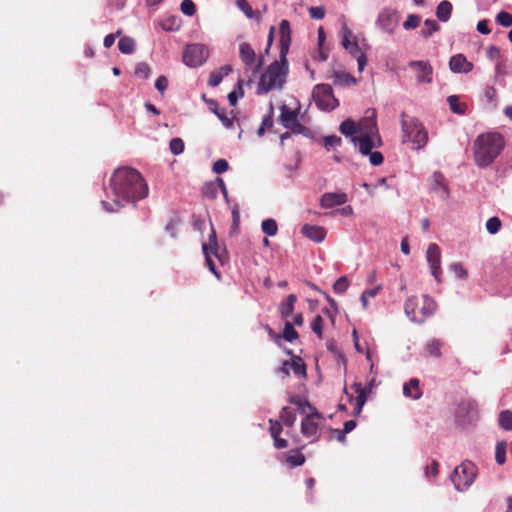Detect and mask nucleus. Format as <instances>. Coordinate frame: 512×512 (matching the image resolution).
Listing matches in <instances>:
<instances>
[{
  "label": "nucleus",
  "mask_w": 512,
  "mask_h": 512,
  "mask_svg": "<svg viewBox=\"0 0 512 512\" xmlns=\"http://www.w3.org/2000/svg\"><path fill=\"white\" fill-rule=\"evenodd\" d=\"M476 475V466L470 461H464L454 469L451 480L458 491H465L474 482Z\"/></svg>",
  "instance_id": "obj_7"
},
{
  "label": "nucleus",
  "mask_w": 512,
  "mask_h": 512,
  "mask_svg": "<svg viewBox=\"0 0 512 512\" xmlns=\"http://www.w3.org/2000/svg\"><path fill=\"white\" fill-rule=\"evenodd\" d=\"M323 324L324 320L320 315H317L311 323V329L319 339H322L323 336Z\"/></svg>",
  "instance_id": "obj_44"
},
{
  "label": "nucleus",
  "mask_w": 512,
  "mask_h": 512,
  "mask_svg": "<svg viewBox=\"0 0 512 512\" xmlns=\"http://www.w3.org/2000/svg\"><path fill=\"white\" fill-rule=\"evenodd\" d=\"M322 418V414L316 408H312V411L301 422V433L307 438H312V441H316L319 438V425L316 420Z\"/></svg>",
  "instance_id": "obj_11"
},
{
  "label": "nucleus",
  "mask_w": 512,
  "mask_h": 512,
  "mask_svg": "<svg viewBox=\"0 0 512 512\" xmlns=\"http://www.w3.org/2000/svg\"><path fill=\"white\" fill-rule=\"evenodd\" d=\"M232 72V66L231 65H224L220 67L219 69H216L212 71L208 78V85L211 87L218 86L223 78L227 75H229Z\"/></svg>",
  "instance_id": "obj_21"
},
{
  "label": "nucleus",
  "mask_w": 512,
  "mask_h": 512,
  "mask_svg": "<svg viewBox=\"0 0 512 512\" xmlns=\"http://www.w3.org/2000/svg\"><path fill=\"white\" fill-rule=\"evenodd\" d=\"M380 290V287H375V288H372V289H368V290H365L362 294H361V302H362V305L364 308L367 307L368 305V299L372 298V297H375L377 295V293L379 292Z\"/></svg>",
  "instance_id": "obj_53"
},
{
  "label": "nucleus",
  "mask_w": 512,
  "mask_h": 512,
  "mask_svg": "<svg viewBox=\"0 0 512 512\" xmlns=\"http://www.w3.org/2000/svg\"><path fill=\"white\" fill-rule=\"evenodd\" d=\"M487 57L491 60H499L501 57V50L497 46H490L487 49Z\"/></svg>",
  "instance_id": "obj_63"
},
{
  "label": "nucleus",
  "mask_w": 512,
  "mask_h": 512,
  "mask_svg": "<svg viewBox=\"0 0 512 512\" xmlns=\"http://www.w3.org/2000/svg\"><path fill=\"white\" fill-rule=\"evenodd\" d=\"M290 362V368L298 377H306V365L301 357L293 356Z\"/></svg>",
  "instance_id": "obj_30"
},
{
  "label": "nucleus",
  "mask_w": 512,
  "mask_h": 512,
  "mask_svg": "<svg viewBox=\"0 0 512 512\" xmlns=\"http://www.w3.org/2000/svg\"><path fill=\"white\" fill-rule=\"evenodd\" d=\"M203 252L205 254L206 262H207V265H208L210 271H212L214 275L219 277V273L217 272V270L215 268V264H214L213 260L211 259V257L209 256L207 244L203 245Z\"/></svg>",
  "instance_id": "obj_58"
},
{
  "label": "nucleus",
  "mask_w": 512,
  "mask_h": 512,
  "mask_svg": "<svg viewBox=\"0 0 512 512\" xmlns=\"http://www.w3.org/2000/svg\"><path fill=\"white\" fill-rule=\"evenodd\" d=\"M499 425L501 428L507 431L512 430V411L504 410L499 415Z\"/></svg>",
  "instance_id": "obj_37"
},
{
  "label": "nucleus",
  "mask_w": 512,
  "mask_h": 512,
  "mask_svg": "<svg viewBox=\"0 0 512 512\" xmlns=\"http://www.w3.org/2000/svg\"><path fill=\"white\" fill-rule=\"evenodd\" d=\"M351 388L357 393V397L354 398L352 395H349L350 401H355L354 415H359L362 411L364 404L367 401V391L362 386L360 382H355L352 384Z\"/></svg>",
  "instance_id": "obj_18"
},
{
  "label": "nucleus",
  "mask_w": 512,
  "mask_h": 512,
  "mask_svg": "<svg viewBox=\"0 0 512 512\" xmlns=\"http://www.w3.org/2000/svg\"><path fill=\"white\" fill-rule=\"evenodd\" d=\"M229 164L225 159H218L213 164V171L217 174L224 173L228 170Z\"/></svg>",
  "instance_id": "obj_56"
},
{
  "label": "nucleus",
  "mask_w": 512,
  "mask_h": 512,
  "mask_svg": "<svg viewBox=\"0 0 512 512\" xmlns=\"http://www.w3.org/2000/svg\"><path fill=\"white\" fill-rule=\"evenodd\" d=\"M368 155H369L370 163L374 166L381 165L384 161V157L381 152L375 151V152H371Z\"/></svg>",
  "instance_id": "obj_59"
},
{
  "label": "nucleus",
  "mask_w": 512,
  "mask_h": 512,
  "mask_svg": "<svg viewBox=\"0 0 512 512\" xmlns=\"http://www.w3.org/2000/svg\"><path fill=\"white\" fill-rule=\"evenodd\" d=\"M209 108L212 112H214L217 117L221 120L223 125L227 128L232 127L233 125V119L229 118L226 114L225 108H220L217 101L211 100L209 102Z\"/></svg>",
  "instance_id": "obj_26"
},
{
  "label": "nucleus",
  "mask_w": 512,
  "mask_h": 512,
  "mask_svg": "<svg viewBox=\"0 0 512 512\" xmlns=\"http://www.w3.org/2000/svg\"><path fill=\"white\" fill-rule=\"evenodd\" d=\"M280 60L272 62L260 76L257 94H266L272 89L282 88L288 72L287 54L291 44V27L288 20L283 19L279 25Z\"/></svg>",
  "instance_id": "obj_2"
},
{
  "label": "nucleus",
  "mask_w": 512,
  "mask_h": 512,
  "mask_svg": "<svg viewBox=\"0 0 512 512\" xmlns=\"http://www.w3.org/2000/svg\"><path fill=\"white\" fill-rule=\"evenodd\" d=\"M160 26L164 31H177L180 25L177 17L170 16L162 20Z\"/></svg>",
  "instance_id": "obj_39"
},
{
  "label": "nucleus",
  "mask_w": 512,
  "mask_h": 512,
  "mask_svg": "<svg viewBox=\"0 0 512 512\" xmlns=\"http://www.w3.org/2000/svg\"><path fill=\"white\" fill-rule=\"evenodd\" d=\"M209 56L207 46L199 43L189 44L183 53V62L189 67L201 66Z\"/></svg>",
  "instance_id": "obj_10"
},
{
  "label": "nucleus",
  "mask_w": 512,
  "mask_h": 512,
  "mask_svg": "<svg viewBox=\"0 0 512 512\" xmlns=\"http://www.w3.org/2000/svg\"><path fill=\"white\" fill-rule=\"evenodd\" d=\"M308 13L312 19L321 20L325 17V9L323 6H311Z\"/></svg>",
  "instance_id": "obj_52"
},
{
  "label": "nucleus",
  "mask_w": 512,
  "mask_h": 512,
  "mask_svg": "<svg viewBox=\"0 0 512 512\" xmlns=\"http://www.w3.org/2000/svg\"><path fill=\"white\" fill-rule=\"evenodd\" d=\"M505 140L500 133L480 134L474 141V160L477 166L484 168L491 165L500 155Z\"/></svg>",
  "instance_id": "obj_3"
},
{
  "label": "nucleus",
  "mask_w": 512,
  "mask_h": 512,
  "mask_svg": "<svg viewBox=\"0 0 512 512\" xmlns=\"http://www.w3.org/2000/svg\"><path fill=\"white\" fill-rule=\"evenodd\" d=\"M110 188L114 195L113 202L121 207L120 201L135 203L148 195V186L134 168L121 167L115 170L110 179Z\"/></svg>",
  "instance_id": "obj_1"
},
{
  "label": "nucleus",
  "mask_w": 512,
  "mask_h": 512,
  "mask_svg": "<svg viewBox=\"0 0 512 512\" xmlns=\"http://www.w3.org/2000/svg\"><path fill=\"white\" fill-rule=\"evenodd\" d=\"M449 68L454 73H469L473 70L474 65L467 60L464 54L459 53L450 58Z\"/></svg>",
  "instance_id": "obj_16"
},
{
  "label": "nucleus",
  "mask_w": 512,
  "mask_h": 512,
  "mask_svg": "<svg viewBox=\"0 0 512 512\" xmlns=\"http://www.w3.org/2000/svg\"><path fill=\"white\" fill-rule=\"evenodd\" d=\"M427 262L430 266L431 274L434 276L436 281H441V251L437 244H429L426 251Z\"/></svg>",
  "instance_id": "obj_14"
},
{
  "label": "nucleus",
  "mask_w": 512,
  "mask_h": 512,
  "mask_svg": "<svg viewBox=\"0 0 512 512\" xmlns=\"http://www.w3.org/2000/svg\"><path fill=\"white\" fill-rule=\"evenodd\" d=\"M451 111L457 114H463L466 106L460 103L459 98L455 95L449 96L447 99Z\"/></svg>",
  "instance_id": "obj_40"
},
{
  "label": "nucleus",
  "mask_w": 512,
  "mask_h": 512,
  "mask_svg": "<svg viewBox=\"0 0 512 512\" xmlns=\"http://www.w3.org/2000/svg\"><path fill=\"white\" fill-rule=\"evenodd\" d=\"M496 22L503 27H511L512 26V14L501 11L496 16Z\"/></svg>",
  "instance_id": "obj_45"
},
{
  "label": "nucleus",
  "mask_w": 512,
  "mask_h": 512,
  "mask_svg": "<svg viewBox=\"0 0 512 512\" xmlns=\"http://www.w3.org/2000/svg\"><path fill=\"white\" fill-rule=\"evenodd\" d=\"M506 449L507 443L505 441H499L495 447V460L497 464L503 465L506 461Z\"/></svg>",
  "instance_id": "obj_36"
},
{
  "label": "nucleus",
  "mask_w": 512,
  "mask_h": 512,
  "mask_svg": "<svg viewBox=\"0 0 512 512\" xmlns=\"http://www.w3.org/2000/svg\"><path fill=\"white\" fill-rule=\"evenodd\" d=\"M347 202V194L344 192L325 193L321 196L320 206L325 209L343 205Z\"/></svg>",
  "instance_id": "obj_17"
},
{
  "label": "nucleus",
  "mask_w": 512,
  "mask_h": 512,
  "mask_svg": "<svg viewBox=\"0 0 512 512\" xmlns=\"http://www.w3.org/2000/svg\"><path fill=\"white\" fill-rule=\"evenodd\" d=\"M406 117V113L403 112L401 114L402 142H411L415 150L422 149L428 142V132L417 118Z\"/></svg>",
  "instance_id": "obj_4"
},
{
  "label": "nucleus",
  "mask_w": 512,
  "mask_h": 512,
  "mask_svg": "<svg viewBox=\"0 0 512 512\" xmlns=\"http://www.w3.org/2000/svg\"><path fill=\"white\" fill-rule=\"evenodd\" d=\"M150 67L147 63L142 62L136 66L135 75L143 79H147L150 76Z\"/></svg>",
  "instance_id": "obj_51"
},
{
  "label": "nucleus",
  "mask_w": 512,
  "mask_h": 512,
  "mask_svg": "<svg viewBox=\"0 0 512 512\" xmlns=\"http://www.w3.org/2000/svg\"><path fill=\"white\" fill-rule=\"evenodd\" d=\"M404 309L411 321L421 324L435 312L436 302L427 295L413 296L407 299Z\"/></svg>",
  "instance_id": "obj_5"
},
{
  "label": "nucleus",
  "mask_w": 512,
  "mask_h": 512,
  "mask_svg": "<svg viewBox=\"0 0 512 512\" xmlns=\"http://www.w3.org/2000/svg\"><path fill=\"white\" fill-rule=\"evenodd\" d=\"M420 21H421L420 16L410 14V15H408L406 21L403 23V28L406 30L415 29L419 26Z\"/></svg>",
  "instance_id": "obj_50"
},
{
  "label": "nucleus",
  "mask_w": 512,
  "mask_h": 512,
  "mask_svg": "<svg viewBox=\"0 0 512 512\" xmlns=\"http://www.w3.org/2000/svg\"><path fill=\"white\" fill-rule=\"evenodd\" d=\"M340 132L345 135L349 136L351 139L352 137H357L355 133L357 132H364L365 130H360V123L356 125V123L351 119L344 120L339 127Z\"/></svg>",
  "instance_id": "obj_27"
},
{
  "label": "nucleus",
  "mask_w": 512,
  "mask_h": 512,
  "mask_svg": "<svg viewBox=\"0 0 512 512\" xmlns=\"http://www.w3.org/2000/svg\"><path fill=\"white\" fill-rule=\"evenodd\" d=\"M485 98L496 106L497 91L494 87L488 86L484 91Z\"/></svg>",
  "instance_id": "obj_57"
},
{
  "label": "nucleus",
  "mask_w": 512,
  "mask_h": 512,
  "mask_svg": "<svg viewBox=\"0 0 512 512\" xmlns=\"http://www.w3.org/2000/svg\"><path fill=\"white\" fill-rule=\"evenodd\" d=\"M502 226V222L498 217H491L486 222V229L490 234H496Z\"/></svg>",
  "instance_id": "obj_42"
},
{
  "label": "nucleus",
  "mask_w": 512,
  "mask_h": 512,
  "mask_svg": "<svg viewBox=\"0 0 512 512\" xmlns=\"http://www.w3.org/2000/svg\"><path fill=\"white\" fill-rule=\"evenodd\" d=\"M239 55L241 61L245 65L246 73L250 72L251 75L248 77V81L252 80L258 75L264 64L263 57L260 56L258 59L256 53L250 44L244 42L240 44Z\"/></svg>",
  "instance_id": "obj_8"
},
{
  "label": "nucleus",
  "mask_w": 512,
  "mask_h": 512,
  "mask_svg": "<svg viewBox=\"0 0 512 512\" xmlns=\"http://www.w3.org/2000/svg\"><path fill=\"white\" fill-rule=\"evenodd\" d=\"M282 338L290 343L299 338L298 332L294 329L293 324L288 320L285 321Z\"/></svg>",
  "instance_id": "obj_32"
},
{
  "label": "nucleus",
  "mask_w": 512,
  "mask_h": 512,
  "mask_svg": "<svg viewBox=\"0 0 512 512\" xmlns=\"http://www.w3.org/2000/svg\"><path fill=\"white\" fill-rule=\"evenodd\" d=\"M236 6L246 15L247 18L252 19L255 13L247 0H236Z\"/></svg>",
  "instance_id": "obj_43"
},
{
  "label": "nucleus",
  "mask_w": 512,
  "mask_h": 512,
  "mask_svg": "<svg viewBox=\"0 0 512 512\" xmlns=\"http://www.w3.org/2000/svg\"><path fill=\"white\" fill-rule=\"evenodd\" d=\"M298 110H291L286 105L281 107L280 122L285 127V124H291L297 120Z\"/></svg>",
  "instance_id": "obj_29"
},
{
  "label": "nucleus",
  "mask_w": 512,
  "mask_h": 512,
  "mask_svg": "<svg viewBox=\"0 0 512 512\" xmlns=\"http://www.w3.org/2000/svg\"><path fill=\"white\" fill-rule=\"evenodd\" d=\"M403 394L406 397L412 398L414 400H418L422 396V391L420 389L419 380L416 378L410 379L403 386Z\"/></svg>",
  "instance_id": "obj_22"
},
{
  "label": "nucleus",
  "mask_w": 512,
  "mask_h": 512,
  "mask_svg": "<svg viewBox=\"0 0 512 512\" xmlns=\"http://www.w3.org/2000/svg\"><path fill=\"white\" fill-rule=\"evenodd\" d=\"M444 346L443 341L432 339L425 344L424 351L426 356L440 358L442 356L441 349Z\"/></svg>",
  "instance_id": "obj_25"
},
{
  "label": "nucleus",
  "mask_w": 512,
  "mask_h": 512,
  "mask_svg": "<svg viewBox=\"0 0 512 512\" xmlns=\"http://www.w3.org/2000/svg\"><path fill=\"white\" fill-rule=\"evenodd\" d=\"M431 189L439 193L440 197L446 199L450 195L449 187L445 176L441 172H434L432 175Z\"/></svg>",
  "instance_id": "obj_19"
},
{
  "label": "nucleus",
  "mask_w": 512,
  "mask_h": 512,
  "mask_svg": "<svg viewBox=\"0 0 512 512\" xmlns=\"http://www.w3.org/2000/svg\"><path fill=\"white\" fill-rule=\"evenodd\" d=\"M451 270L456 274L457 277L461 279H465L467 277V271L459 263L452 264Z\"/></svg>",
  "instance_id": "obj_61"
},
{
  "label": "nucleus",
  "mask_w": 512,
  "mask_h": 512,
  "mask_svg": "<svg viewBox=\"0 0 512 512\" xmlns=\"http://www.w3.org/2000/svg\"><path fill=\"white\" fill-rule=\"evenodd\" d=\"M305 460V456L298 450L295 451L293 454H287L285 456L286 463L289 464L291 467L301 466L305 463Z\"/></svg>",
  "instance_id": "obj_35"
},
{
  "label": "nucleus",
  "mask_w": 512,
  "mask_h": 512,
  "mask_svg": "<svg viewBox=\"0 0 512 512\" xmlns=\"http://www.w3.org/2000/svg\"><path fill=\"white\" fill-rule=\"evenodd\" d=\"M118 48L123 54H131L135 50V41L131 37H121L118 42Z\"/></svg>",
  "instance_id": "obj_31"
},
{
  "label": "nucleus",
  "mask_w": 512,
  "mask_h": 512,
  "mask_svg": "<svg viewBox=\"0 0 512 512\" xmlns=\"http://www.w3.org/2000/svg\"><path fill=\"white\" fill-rule=\"evenodd\" d=\"M297 301L295 294H289L284 301L279 304L278 311L283 319H287L294 311V306Z\"/></svg>",
  "instance_id": "obj_23"
},
{
  "label": "nucleus",
  "mask_w": 512,
  "mask_h": 512,
  "mask_svg": "<svg viewBox=\"0 0 512 512\" xmlns=\"http://www.w3.org/2000/svg\"><path fill=\"white\" fill-rule=\"evenodd\" d=\"M323 143H324V147L326 148V150L330 151L331 149H334V148L340 146L342 143V140L338 136L331 135V136L324 137Z\"/></svg>",
  "instance_id": "obj_41"
},
{
  "label": "nucleus",
  "mask_w": 512,
  "mask_h": 512,
  "mask_svg": "<svg viewBox=\"0 0 512 512\" xmlns=\"http://www.w3.org/2000/svg\"><path fill=\"white\" fill-rule=\"evenodd\" d=\"M352 37V32L350 29H348L346 26L343 27V39H342V46L347 49L351 46L353 43L350 38Z\"/></svg>",
  "instance_id": "obj_60"
},
{
  "label": "nucleus",
  "mask_w": 512,
  "mask_h": 512,
  "mask_svg": "<svg viewBox=\"0 0 512 512\" xmlns=\"http://www.w3.org/2000/svg\"><path fill=\"white\" fill-rule=\"evenodd\" d=\"M285 128L291 130V132L294 134L306 135L307 133H309L308 128L299 123L298 119L291 124H285Z\"/></svg>",
  "instance_id": "obj_47"
},
{
  "label": "nucleus",
  "mask_w": 512,
  "mask_h": 512,
  "mask_svg": "<svg viewBox=\"0 0 512 512\" xmlns=\"http://www.w3.org/2000/svg\"><path fill=\"white\" fill-rule=\"evenodd\" d=\"M439 30H440V25L435 20L427 19L424 22V25H423V27H422V29L420 31V34L423 37L428 38L434 32H437Z\"/></svg>",
  "instance_id": "obj_33"
},
{
  "label": "nucleus",
  "mask_w": 512,
  "mask_h": 512,
  "mask_svg": "<svg viewBox=\"0 0 512 512\" xmlns=\"http://www.w3.org/2000/svg\"><path fill=\"white\" fill-rule=\"evenodd\" d=\"M331 77L335 86L347 87L356 84V79L345 71H334Z\"/></svg>",
  "instance_id": "obj_24"
},
{
  "label": "nucleus",
  "mask_w": 512,
  "mask_h": 512,
  "mask_svg": "<svg viewBox=\"0 0 512 512\" xmlns=\"http://www.w3.org/2000/svg\"><path fill=\"white\" fill-rule=\"evenodd\" d=\"M156 89L163 93L168 87V79L165 76H159L155 82Z\"/></svg>",
  "instance_id": "obj_62"
},
{
  "label": "nucleus",
  "mask_w": 512,
  "mask_h": 512,
  "mask_svg": "<svg viewBox=\"0 0 512 512\" xmlns=\"http://www.w3.org/2000/svg\"><path fill=\"white\" fill-rule=\"evenodd\" d=\"M289 402H290L291 404L297 405V406H298V408H299V410H300L301 412H304V407H308L311 411H312V408H314L313 406H311V405L309 404V402H308V401L303 400V399H301L299 396H295V395H294V396H291V397L289 398Z\"/></svg>",
  "instance_id": "obj_54"
},
{
  "label": "nucleus",
  "mask_w": 512,
  "mask_h": 512,
  "mask_svg": "<svg viewBox=\"0 0 512 512\" xmlns=\"http://www.w3.org/2000/svg\"><path fill=\"white\" fill-rule=\"evenodd\" d=\"M312 96L316 106L321 110L331 111L339 105L332 87L328 84H317L313 89Z\"/></svg>",
  "instance_id": "obj_9"
},
{
  "label": "nucleus",
  "mask_w": 512,
  "mask_h": 512,
  "mask_svg": "<svg viewBox=\"0 0 512 512\" xmlns=\"http://www.w3.org/2000/svg\"><path fill=\"white\" fill-rule=\"evenodd\" d=\"M399 20L400 16L396 10L384 8L378 15L377 24L384 32L391 34L398 26Z\"/></svg>",
  "instance_id": "obj_13"
},
{
  "label": "nucleus",
  "mask_w": 512,
  "mask_h": 512,
  "mask_svg": "<svg viewBox=\"0 0 512 512\" xmlns=\"http://www.w3.org/2000/svg\"><path fill=\"white\" fill-rule=\"evenodd\" d=\"M270 424V434L272 438H276L277 436H280L282 432V425L280 421H274L272 419L269 420Z\"/></svg>",
  "instance_id": "obj_55"
},
{
  "label": "nucleus",
  "mask_w": 512,
  "mask_h": 512,
  "mask_svg": "<svg viewBox=\"0 0 512 512\" xmlns=\"http://www.w3.org/2000/svg\"><path fill=\"white\" fill-rule=\"evenodd\" d=\"M360 130H365L361 136L352 137V142L359 146V151L363 155L371 153L375 146L373 136L377 135L376 121L372 118H364L360 121Z\"/></svg>",
  "instance_id": "obj_6"
},
{
  "label": "nucleus",
  "mask_w": 512,
  "mask_h": 512,
  "mask_svg": "<svg viewBox=\"0 0 512 512\" xmlns=\"http://www.w3.org/2000/svg\"><path fill=\"white\" fill-rule=\"evenodd\" d=\"M169 147L172 154L179 155L184 151V142L181 138H173Z\"/></svg>",
  "instance_id": "obj_49"
},
{
  "label": "nucleus",
  "mask_w": 512,
  "mask_h": 512,
  "mask_svg": "<svg viewBox=\"0 0 512 512\" xmlns=\"http://www.w3.org/2000/svg\"><path fill=\"white\" fill-rule=\"evenodd\" d=\"M301 233L314 242H322L326 237V230L322 226L305 224L301 228Z\"/></svg>",
  "instance_id": "obj_20"
},
{
  "label": "nucleus",
  "mask_w": 512,
  "mask_h": 512,
  "mask_svg": "<svg viewBox=\"0 0 512 512\" xmlns=\"http://www.w3.org/2000/svg\"><path fill=\"white\" fill-rule=\"evenodd\" d=\"M262 231L268 236H274L277 234L278 225L274 219H265L261 224Z\"/></svg>",
  "instance_id": "obj_38"
},
{
  "label": "nucleus",
  "mask_w": 512,
  "mask_h": 512,
  "mask_svg": "<svg viewBox=\"0 0 512 512\" xmlns=\"http://www.w3.org/2000/svg\"><path fill=\"white\" fill-rule=\"evenodd\" d=\"M452 9V4L449 1H441L436 8L437 18L442 22H447L451 17Z\"/></svg>",
  "instance_id": "obj_28"
},
{
  "label": "nucleus",
  "mask_w": 512,
  "mask_h": 512,
  "mask_svg": "<svg viewBox=\"0 0 512 512\" xmlns=\"http://www.w3.org/2000/svg\"><path fill=\"white\" fill-rule=\"evenodd\" d=\"M180 10L187 16H193L196 13V5L192 0H183L180 4Z\"/></svg>",
  "instance_id": "obj_46"
},
{
  "label": "nucleus",
  "mask_w": 512,
  "mask_h": 512,
  "mask_svg": "<svg viewBox=\"0 0 512 512\" xmlns=\"http://www.w3.org/2000/svg\"><path fill=\"white\" fill-rule=\"evenodd\" d=\"M282 423L287 427H292L296 421V415L289 407H283L280 413Z\"/></svg>",
  "instance_id": "obj_34"
},
{
  "label": "nucleus",
  "mask_w": 512,
  "mask_h": 512,
  "mask_svg": "<svg viewBox=\"0 0 512 512\" xmlns=\"http://www.w3.org/2000/svg\"><path fill=\"white\" fill-rule=\"evenodd\" d=\"M456 415L463 422H470L477 416V403L475 400L467 399L459 402Z\"/></svg>",
  "instance_id": "obj_15"
},
{
  "label": "nucleus",
  "mask_w": 512,
  "mask_h": 512,
  "mask_svg": "<svg viewBox=\"0 0 512 512\" xmlns=\"http://www.w3.org/2000/svg\"><path fill=\"white\" fill-rule=\"evenodd\" d=\"M408 67L414 72L419 84L431 83L433 80V67L428 61H410Z\"/></svg>",
  "instance_id": "obj_12"
},
{
  "label": "nucleus",
  "mask_w": 512,
  "mask_h": 512,
  "mask_svg": "<svg viewBox=\"0 0 512 512\" xmlns=\"http://www.w3.org/2000/svg\"><path fill=\"white\" fill-rule=\"evenodd\" d=\"M477 31L483 35H488L491 32L488 20L484 19L479 21L477 23Z\"/></svg>",
  "instance_id": "obj_64"
},
{
  "label": "nucleus",
  "mask_w": 512,
  "mask_h": 512,
  "mask_svg": "<svg viewBox=\"0 0 512 512\" xmlns=\"http://www.w3.org/2000/svg\"><path fill=\"white\" fill-rule=\"evenodd\" d=\"M349 287V281L346 276H342L339 279L336 280V282L333 285V290L335 293H343L345 292Z\"/></svg>",
  "instance_id": "obj_48"
}]
</instances>
